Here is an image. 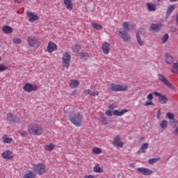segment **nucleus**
Segmentation results:
<instances>
[{"label": "nucleus", "mask_w": 178, "mask_h": 178, "mask_svg": "<svg viewBox=\"0 0 178 178\" xmlns=\"http://www.w3.org/2000/svg\"><path fill=\"white\" fill-rule=\"evenodd\" d=\"M136 40H137V42L138 44L140 46L143 47V45H144V42H143V40H141V37H140V33L138 32L136 33Z\"/></svg>", "instance_id": "28"}, {"label": "nucleus", "mask_w": 178, "mask_h": 178, "mask_svg": "<svg viewBox=\"0 0 178 178\" xmlns=\"http://www.w3.org/2000/svg\"><path fill=\"white\" fill-rule=\"evenodd\" d=\"M127 112H129V110L124 108L121 111H119L118 110H115L113 113V115L114 116H122V115H124V113H127Z\"/></svg>", "instance_id": "18"}, {"label": "nucleus", "mask_w": 178, "mask_h": 178, "mask_svg": "<svg viewBox=\"0 0 178 178\" xmlns=\"http://www.w3.org/2000/svg\"><path fill=\"white\" fill-rule=\"evenodd\" d=\"M24 178H35V173L29 172L24 175Z\"/></svg>", "instance_id": "31"}, {"label": "nucleus", "mask_w": 178, "mask_h": 178, "mask_svg": "<svg viewBox=\"0 0 178 178\" xmlns=\"http://www.w3.org/2000/svg\"><path fill=\"white\" fill-rule=\"evenodd\" d=\"M161 160V158L159 157V158H154V159H149L148 160V163L149 165H154V163H156V162L158 161H160Z\"/></svg>", "instance_id": "32"}, {"label": "nucleus", "mask_w": 178, "mask_h": 178, "mask_svg": "<svg viewBox=\"0 0 178 178\" xmlns=\"http://www.w3.org/2000/svg\"><path fill=\"white\" fill-rule=\"evenodd\" d=\"M64 3L68 10H73V2H72V0H64Z\"/></svg>", "instance_id": "20"}, {"label": "nucleus", "mask_w": 178, "mask_h": 178, "mask_svg": "<svg viewBox=\"0 0 178 178\" xmlns=\"http://www.w3.org/2000/svg\"><path fill=\"white\" fill-rule=\"evenodd\" d=\"M95 95H99V91L92 92L91 97H95Z\"/></svg>", "instance_id": "50"}, {"label": "nucleus", "mask_w": 178, "mask_h": 178, "mask_svg": "<svg viewBox=\"0 0 178 178\" xmlns=\"http://www.w3.org/2000/svg\"><path fill=\"white\" fill-rule=\"evenodd\" d=\"M159 127L163 129V130H166V127H168V121L163 120H162L160 124Z\"/></svg>", "instance_id": "26"}, {"label": "nucleus", "mask_w": 178, "mask_h": 178, "mask_svg": "<svg viewBox=\"0 0 178 178\" xmlns=\"http://www.w3.org/2000/svg\"><path fill=\"white\" fill-rule=\"evenodd\" d=\"M158 78H159V80L162 83H163V84L167 86V87H168L169 88H171V90H175V86H173L172 83H170L169 80H168V79H166V77H165V76H163L162 74H159Z\"/></svg>", "instance_id": "6"}, {"label": "nucleus", "mask_w": 178, "mask_h": 178, "mask_svg": "<svg viewBox=\"0 0 178 178\" xmlns=\"http://www.w3.org/2000/svg\"><path fill=\"white\" fill-rule=\"evenodd\" d=\"M27 42L29 47L32 48H38L40 47V40L34 35L28 37Z\"/></svg>", "instance_id": "5"}, {"label": "nucleus", "mask_w": 178, "mask_h": 178, "mask_svg": "<svg viewBox=\"0 0 178 178\" xmlns=\"http://www.w3.org/2000/svg\"><path fill=\"white\" fill-rule=\"evenodd\" d=\"M13 141V139L12 138H6L3 140V143H6V144H10Z\"/></svg>", "instance_id": "42"}, {"label": "nucleus", "mask_w": 178, "mask_h": 178, "mask_svg": "<svg viewBox=\"0 0 178 178\" xmlns=\"http://www.w3.org/2000/svg\"><path fill=\"white\" fill-rule=\"evenodd\" d=\"M120 87V85L119 84H115V83H112L111 84V88H110V90H111V91H115V92H118V91H119V88Z\"/></svg>", "instance_id": "27"}, {"label": "nucleus", "mask_w": 178, "mask_h": 178, "mask_svg": "<svg viewBox=\"0 0 178 178\" xmlns=\"http://www.w3.org/2000/svg\"><path fill=\"white\" fill-rule=\"evenodd\" d=\"M176 20H177V26H178V15L176 17Z\"/></svg>", "instance_id": "58"}, {"label": "nucleus", "mask_w": 178, "mask_h": 178, "mask_svg": "<svg viewBox=\"0 0 178 178\" xmlns=\"http://www.w3.org/2000/svg\"><path fill=\"white\" fill-rule=\"evenodd\" d=\"M92 93V90L90 89L83 90V94H86V95H91Z\"/></svg>", "instance_id": "45"}, {"label": "nucleus", "mask_w": 178, "mask_h": 178, "mask_svg": "<svg viewBox=\"0 0 178 178\" xmlns=\"http://www.w3.org/2000/svg\"><path fill=\"white\" fill-rule=\"evenodd\" d=\"M13 42H14V44H22V39L20 38L13 39Z\"/></svg>", "instance_id": "44"}, {"label": "nucleus", "mask_w": 178, "mask_h": 178, "mask_svg": "<svg viewBox=\"0 0 178 178\" xmlns=\"http://www.w3.org/2000/svg\"><path fill=\"white\" fill-rule=\"evenodd\" d=\"M92 152H94V154H101L102 152V149L99 147H94L92 149Z\"/></svg>", "instance_id": "39"}, {"label": "nucleus", "mask_w": 178, "mask_h": 178, "mask_svg": "<svg viewBox=\"0 0 178 178\" xmlns=\"http://www.w3.org/2000/svg\"><path fill=\"white\" fill-rule=\"evenodd\" d=\"M2 31L6 34H10L11 33H13V28L6 25L2 27Z\"/></svg>", "instance_id": "21"}, {"label": "nucleus", "mask_w": 178, "mask_h": 178, "mask_svg": "<svg viewBox=\"0 0 178 178\" xmlns=\"http://www.w3.org/2000/svg\"><path fill=\"white\" fill-rule=\"evenodd\" d=\"M113 145H118L120 148H123V142L120 141V136L117 135L113 140Z\"/></svg>", "instance_id": "14"}, {"label": "nucleus", "mask_w": 178, "mask_h": 178, "mask_svg": "<svg viewBox=\"0 0 178 178\" xmlns=\"http://www.w3.org/2000/svg\"><path fill=\"white\" fill-rule=\"evenodd\" d=\"M70 53H65L63 56V66L65 67H69V66H70Z\"/></svg>", "instance_id": "7"}, {"label": "nucleus", "mask_w": 178, "mask_h": 178, "mask_svg": "<svg viewBox=\"0 0 178 178\" xmlns=\"http://www.w3.org/2000/svg\"><path fill=\"white\" fill-rule=\"evenodd\" d=\"M28 131L33 136H41L43 133L42 127L37 124H32L29 126Z\"/></svg>", "instance_id": "3"}, {"label": "nucleus", "mask_w": 178, "mask_h": 178, "mask_svg": "<svg viewBox=\"0 0 178 178\" xmlns=\"http://www.w3.org/2000/svg\"><path fill=\"white\" fill-rule=\"evenodd\" d=\"M159 1H161V0H157L158 2H159Z\"/></svg>", "instance_id": "63"}, {"label": "nucleus", "mask_w": 178, "mask_h": 178, "mask_svg": "<svg viewBox=\"0 0 178 178\" xmlns=\"http://www.w3.org/2000/svg\"><path fill=\"white\" fill-rule=\"evenodd\" d=\"M149 105H154V103L152 102V101L146 102V103L145 104V106H149Z\"/></svg>", "instance_id": "51"}, {"label": "nucleus", "mask_w": 178, "mask_h": 178, "mask_svg": "<svg viewBox=\"0 0 178 178\" xmlns=\"http://www.w3.org/2000/svg\"><path fill=\"white\" fill-rule=\"evenodd\" d=\"M33 168L35 173L41 176L44 173H47V166L44 163H39L38 164H33Z\"/></svg>", "instance_id": "4"}, {"label": "nucleus", "mask_w": 178, "mask_h": 178, "mask_svg": "<svg viewBox=\"0 0 178 178\" xmlns=\"http://www.w3.org/2000/svg\"><path fill=\"white\" fill-rule=\"evenodd\" d=\"M154 94L155 95L156 97H159V98L161 97L162 94L158 92H154Z\"/></svg>", "instance_id": "52"}, {"label": "nucleus", "mask_w": 178, "mask_h": 178, "mask_svg": "<svg viewBox=\"0 0 178 178\" xmlns=\"http://www.w3.org/2000/svg\"><path fill=\"white\" fill-rule=\"evenodd\" d=\"M144 29H143L142 31H140V33H144Z\"/></svg>", "instance_id": "60"}, {"label": "nucleus", "mask_w": 178, "mask_h": 178, "mask_svg": "<svg viewBox=\"0 0 178 178\" xmlns=\"http://www.w3.org/2000/svg\"><path fill=\"white\" fill-rule=\"evenodd\" d=\"M136 154H137L138 155H140V154H143V150H142L141 149H140L136 152Z\"/></svg>", "instance_id": "56"}, {"label": "nucleus", "mask_w": 178, "mask_h": 178, "mask_svg": "<svg viewBox=\"0 0 178 178\" xmlns=\"http://www.w3.org/2000/svg\"><path fill=\"white\" fill-rule=\"evenodd\" d=\"M166 116L170 120H175V114L172 113H167Z\"/></svg>", "instance_id": "41"}, {"label": "nucleus", "mask_w": 178, "mask_h": 178, "mask_svg": "<svg viewBox=\"0 0 178 178\" xmlns=\"http://www.w3.org/2000/svg\"><path fill=\"white\" fill-rule=\"evenodd\" d=\"M12 152L10 150H7L2 153V158L3 159H13V155H11Z\"/></svg>", "instance_id": "17"}, {"label": "nucleus", "mask_w": 178, "mask_h": 178, "mask_svg": "<svg viewBox=\"0 0 178 178\" xmlns=\"http://www.w3.org/2000/svg\"><path fill=\"white\" fill-rule=\"evenodd\" d=\"M172 133L174 134H178V128H177Z\"/></svg>", "instance_id": "57"}, {"label": "nucleus", "mask_w": 178, "mask_h": 178, "mask_svg": "<svg viewBox=\"0 0 178 178\" xmlns=\"http://www.w3.org/2000/svg\"><path fill=\"white\" fill-rule=\"evenodd\" d=\"M19 120V118L16 115H13L12 113H8L7 114V122L12 124L13 123H15L17 120Z\"/></svg>", "instance_id": "12"}, {"label": "nucleus", "mask_w": 178, "mask_h": 178, "mask_svg": "<svg viewBox=\"0 0 178 178\" xmlns=\"http://www.w3.org/2000/svg\"><path fill=\"white\" fill-rule=\"evenodd\" d=\"M175 9H176V5L172 4V5L168 6L167 8L166 14H165L166 19H168V17H169V16L172 15Z\"/></svg>", "instance_id": "15"}, {"label": "nucleus", "mask_w": 178, "mask_h": 178, "mask_svg": "<svg viewBox=\"0 0 178 178\" xmlns=\"http://www.w3.org/2000/svg\"><path fill=\"white\" fill-rule=\"evenodd\" d=\"M146 6H147L149 12H155V10H156V5H155V4H152L151 3H147L146 4Z\"/></svg>", "instance_id": "22"}, {"label": "nucleus", "mask_w": 178, "mask_h": 178, "mask_svg": "<svg viewBox=\"0 0 178 178\" xmlns=\"http://www.w3.org/2000/svg\"><path fill=\"white\" fill-rule=\"evenodd\" d=\"M80 49H81V46L79 44H75L72 47L73 52H80Z\"/></svg>", "instance_id": "34"}, {"label": "nucleus", "mask_w": 178, "mask_h": 178, "mask_svg": "<svg viewBox=\"0 0 178 178\" xmlns=\"http://www.w3.org/2000/svg\"><path fill=\"white\" fill-rule=\"evenodd\" d=\"M157 118L158 119L161 118V109H159L157 112Z\"/></svg>", "instance_id": "54"}, {"label": "nucleus", "mask_w": 178, "mask_h": 178, "mask_svg": "<svg viewBox=\"0 0 178 178\" xmlns=\"http://www.w3.org/2000/svg\"><path fill=\"white\" fill-rule=\"evenodd\" d=\"M162 29V24H152L149 26V31H153V33H159Z\"/></svg>", "instance_id": "10"}, {"label": "nucleus", "mask_w": 178, "mask_h": 178, "mask_svg": "<svg viewBox=\"0 0 178 178\" xmlns=\"http://www.w3.org/2000/svg\"><path fill=\"white\" fill-rule=\"evenodd\" d=\"M108 109H111V111H113V109H114V104H110L108 106Z\"/></svg>", "instance_id": "53"}, {"label": "nucleus", "mask_w": 178, "mask_h": 178, "mask_svg": "<svg viewBox=\"0 0 178 178\" xmlns=\"http://www.w3.org/2000/svg\"><path fill=\"white\" fill-rule=\"evenodd\" d=\"M106 116L111 117V116H112L113 114H112V111H111V110H107V111H106Z\"/></svg>", "instance_id": "47"}, {"label": "nucleus", "mask_w": 178, "mask_h": 178, "mask_svg": "<svg viewBox=\"0 0 178 178\" xmlns=\"http://www.w3.org/2000/svg\"><path fill=\"white\" fill-rule=\"evenodd\" d=\"M92 27L95 29V30H99L100 31L104 29V27L98 23H92Z\"/></svg>", "instance_id": "25"}, {"label": "nucleus", "mask_w": 178, "mask_h": 178, "mask_svg": "<svg viewBox=\"0 0 178 178\" xmlns=\"http://www.w3.org/2000/svg\"><path fill=\"white\" fill-rule=\"evenodd\" d=\"M170 31H171V33H176V31H177V29L175 26H170Z\"/></svg>", "instance_id": "46"}, {"label": "nucleus", "mask_w": 178, "mask_h": 178, "mask_svg": "<svg viewBox=\"0 0 178 178\" xmlns=\"http://www.w3.org/2000/svg\"><path fill=\"white\" fill-rule=\"evenodd\" d=\"M100 122H102L103 124H108V120H106V117L104 115H101Z\"/></svg>", "instance_id": "37"}, {"label": "nucleus", "mask_w": 178, "mask_h": 178, "mask_svg": "<svg viewBox=\"0 0 178 178\" xmlns=\"http://www.w3.org/2000/svg\"><path fill=\"white\" fill-rule=\"evenodd\" d=\"M178 121L176 119L170 120V126H172V129H176L177 126Z\"/></svg>", "instance_id": "30"}, {"label": "nucleus", "mask_w": 178, "mask_h": 178, "mask_svg": "<svg viewBox=\"0 0 178 178\" xmlns=\"http://www.w3.org/2000/svg\"><path fill=\"white\" fill-rule=\"evenodd\" d=\"M165 62H166V63H168V65H172V63L173 62H175V59L170 54H165Z\"/></svg>", "instance_id": "23"}, {"label": "nucleus", "mask_w": 178, "mask_h": 178, "mask_svg": "<svg viewBox=\"0 0 178 178\" xmlns=\"http://www.w3.org/2000/svg\"><path fill=\"white\" fill-rule=\"evenodd\" d=\"M84 178H95L93 175H89L84 177Z\"/></svg>", "instance_id": "55"}, {"label": "nucleus", "mask_w": 178, "mask_h": 178, "mask_svg": "<svg viewBox=\"0 0 178 178\" xmlns=\"http://www.w3.org/2000/svg\"><path fill=\"white\" fill-rule=\"evenodd\" d=\"M15 2H19V0H15Z\"/></svg>", "instance_id": "62"}, {"label": "nucleus", "mask_w": 178, "mask_h": 178, "mask_svg": "<svg viewBox=\"0 0 178 178\" xmlns=\"http://www.w3.org/2000/svg\"><path fill=\"white\" fill-rule=\"evenodd\" d=\"M168 40H169V35L168 33H165L161 38L162 44L168 42Z\"/></svg>", "instance_id": "33"}, {"label": "nucleus", "mask_w": 178, "mask_h": 178, "mask_svg": "<svg viewBox=\"0 0 178 178\" xmlns=\"http://www.w3.org/2000/svg\"><path fill=\"white\" fill-rule=\"evenodd\" d=\"M170 2H177V0H170Z\"/></svg>", "instance_id": "59"}, {"label": "nucleus", "mask_w": 178, "mask_h": 178, "mask_svg": "<svg viewBox=\"0 0 178 178\" xmlns=\"http://www.w3.org/2000/svg\"><path fill=\"white\" fill-rule=\"evenodd\" d=\"M81 58L86 59L87 60V58H90V56L88 55V53H81L80 54Z\"/></svg>", "instance_id": "40"}, {"label": "nucleus", "mask_w": 178, "mask_h": 178, "mask_svg": "<svg viewBox=\"0 0 178 178\" xmlns=\"http://www.w3.org/2000/svg\"><path fill=\"white\" fill-rule=\"evenodd\" d=\"M102 49L105 55H108V54H109V51H111V44L108 42L104 43L102 46Z\"/></svg>", "instance_id": "16"}, {"label": "nucleus", "mask_w": 178, "mask_h": 178, "mask_svg": "<svg viewBox=\"0 0 178 178\" xmlns=\"http://www.w3.org/2000/svg\"><path fill=\"white\" fill-rule=\"evenodd\" d=\"M26 15L29 18V22H30L31 23H34V22H37V20H38V15L34 14V13L27 11Z\"/></svg>", "instance_id": "11"}, {"label": "nucleus", "mask_w": 178, "mask_h": 178, "mask_svg": "<svg viewBox=\"0 0 178 178\" xmlns=\"http://www.w3.org/2000/svg\"><path fill=\"white\" fill-rule=\"evenodd\" d=\"M147 148H148V143H143L141 145L140 149L142 150V154H145V149H147Z\"/></svg>", "instance_id": "35"}, {"label": "nucleus", "mask_w": 178, "mask_h": 178, "mask_svg": "<svg viewBox=\"0 0 178 178\" xmlns=\"http://www.w3.org/2000/svg\"><path fill=\"white\" fill-rule=\"evenodd\" d=\"M119 89V91H127V90H129V86L120 85Z\"/></svg>", "instance_id": "38"}, {"label": "nucleus", "mask_w": 178, "mask_h": 178, "mask_svg": "<svg viewBox=\"0 0 178 178\" xmlns=\"http://www.w3.org/2000/svg\"><path fill=\"white\" fill-rule=\"evenodd\" d=\"M80 83L77 80H72L70 83V86L72 88H76V87H79V85Z\"/></svg>", "instance_id": "24"}, {"label": "nucleus", "mask_w": 178, "mask_h": 178, "mask_svg": "<svg viewBox=\"0 0 178 178\" xmlns=\"http://www.w3.org/2000/svg\"><path fill=\"white\" fill-rule=\"evenodd\" d=\"M5 70H8V67L0 64V73L2 72H5Z\"/></svg>", "instance_id": "43"}, {"label": "nucleus", "mask_w": 178, "mask_h": 178, "mask_svg": "<svg viewBox=\"0 0 178 178\" xmlns=\"http://www.w3.org/2000/svg\"><path fill=\"white\" fill-rule=\"evenodd\" d=\"M169 99L166 97L165 95H161V97H159V102L161 104V105H165V104H168Z\"/></svg>", "instance_id": "19"}, {"label": "nucleus", "mask_w": 178, "mask_h": 178, "mask_svg": "<svg viewBox=\"0 0 178 178\" xmlns=\"http://www.w3.org/2000/svg\"><path fill=\"white\" fill-rule=\"evenodd\" d=\"M94 172H95V173H102V169L101 168V167H99V165H95L94 167Z\"/></svg>", "instance_id": "36"}, {"label": "nucleus", "mask_w": 178, "mask_h": 178, "mask_svg": "<svg viewBox=\"0 0 178 178\" xmlns=\"http://www.w3.org/2000/svg\"><path fill=\"white\" fill-rule=\"evenodd\" d=\"M44 149L46 151H53V149H55V145L54 144L46 145L44 146Z\"/></svg>", "instance_id": "29"}, {"label": "nucleus", "mask_w": 178, "mask_h": 178, "mask_svg": "<svg viewBox=\"0 0 178 178\" xmlns=\"http://www.w3.org/2000/svg\"><path fill=\"white\" fill-rule=\"evenodd\" d=\"M23 88L26 92H31V91H37L38 90V86L27 83L24 86Z\"/></svg>", "instance_id": "8"}, {"label": "nucleus", "mask_w": 178, "mask_h": 178, "mask_svg": "<svg viewBox=\"0 0 178 178\" xmlns=\"http://www.w3.org/2000/svg\"><path fill=\"white\" fill-rule=\"evenodd\" d=\"M65 113L68 115L70 118V122L76 126V127H80L83 124V115L80 112H74V108L72 106H67L64 108Z\"/></svg>", "instance_id": "1"}, {"label": "nucleus", "mask_w": 178, "mask_h": 178, "mask_svg": "<svg viewBox=\"0 0 178 178\" xmlns=\"http://www.w3.org/2000/svg\"><path fill=\"white\" fill-rule=\"evenodd\" d=\"M123 29H120L118 31V35L125 42H129L130 40H131V37L129 34V31H130V23L128 22H125L123 23Z\"/></svg>", "instance_id": "2"}, {"label": "nucleus", "mask_w": 178, "mask_h": 178, "mask_svg": "<svg viewBox=\"0 0 178 178\" xmlns=\"http://www.w3.org/2000/svg\"><path fill=\"white\" fill-rule=\"evenodd\" d=\"M147 99H149V101H152V99H154V96H152V93H149L147 97Z\"/></svg>", "instance_id": "48"}, {"label": "nucleus", "mask_w": 178, "mask_h": 178, "mask_svg": "<svg viewBox=\"0 0 178 178\" xmlns=\"http://www.w3.org/2000/svg\"><path fill=\"white\" fill-rule=\"evenodd\" d=\"M2 60V58H1V56H0V62Z\"/></svg>", "instance_id": "61"}, {"label": "nucleus", "mask_w": 178, "mask_h": 178, "mask_svg": "<svg viewBox=\"0 0 178 178\" xmlns=\"http://www.w3.org/2000/svg\"><path fill=\"white\" fill-rule=\"evenodd\" d=\"M19 134H21V136H22V137H26V136H27V131H22L19 132Z\"/></svg>", "instance_id": "49"}, {"label": "nucleus", "mask_w": 178, "mask_h": 178, "mask_svg": "<svg viewBox=\"0 0 178 178\" xmlns=\"http://www.w3.org/2000/svg\"><path fill=\"white\" fill-rule=\"evenodd\" d=\"M138 173L143 175V176H149V175H152V170L144 167L137 168Z\"/></svg>", "instance_id": "9"}, {"label": "nucleus", "mask_w": 178, "mask_h": 178, "mask_svg": "<svg viewBox=\"0 0 178 178\" xmlns=\"http://www.w3.org/2000/svg\"><path fill=\"white\" fill-rule=\"evenodd\" d=\"M57 49L58 46H56V44L49 42L47 45V51L49 52V54H52V52H54V51H56Z\"/></svg>", "instance_id": "13"}]
</instances>
